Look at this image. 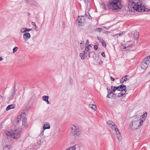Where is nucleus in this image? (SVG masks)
Returning a JSON list of instances; mask_svg holds the SVG:
<instances>
[{
	"instance_id": "obj_50",
	"label": "nucleus",
	"mask_w": 150,
	"mask_h": 150,
	"mask_svg": "<svg viewBox=\"0 0 150 150\" xmlns=\"http://www.w3.org/2000/svg\"><path fill=\"white\" fill-rule=\"evenodd\" d=\"M25 1L27 3L29 2V0H25Z\"/></svg>"
},
{
	"instance_id": "obj_36",
	"label": "nucleus",
	"mask_w": 150,
	"mask_h": 150,
	"mask_svg": "<svg viewBox=\"0 0 150 150\" xmlns=\"http://www.w3.org/2000/svg\"><path fill=\"white\" fill-rule=\"evenodd\" d=\"M124 95V94H123V93H118V97H122Z\"/></svg>"
},
{
	"instance_id": "obj_54",
	"label": "nucleus",
	"mask_w": 150,
	"mask_h": 150,
	"mask_svg": "<svg viewBox=\"0 0 150 150\" xmlns=\"http://www.w3.org/2000/svg\"><path fill=\"white\" fill-rule=\"evenodd\" d=\"M28 15H29L30 14V13H29V12H28Z\"/></svg>"
},
{
	"instance_id": "obj_37",
	"label": "nucleus",
	"mask_w": 150,
	"mask_h": 150,
	"mask_svg": "<svg viewBox=\"0 0 150 150\" xmlns=\"http://www.w3.org/2000/svg\"><path fill=\"white\" fill-rule=\"evenodd\" d=\"M93 48L95 50H96L98 49V46L97 45H95L94 46Z\"/></svg>"
},
{
	"instance_id": "obj_34",
	"label": "nucleus",
	"mask_w": 150,
	"mask_h": 150,
	"mask_svg": "<svg viewBox=\"0 0 150 150\" xmlns=\"http://www.w3.org/2000/svg\"><path fill=\"white\" fill-rule=\"evenodd\" d=\"M18 47H16L14 48L13 50V52L15 53L16 52V51L18 49Z\"/></svg>"
},
{
	"instance_id": "obj_20",
	"label": "nucleus",
	"mask_w": 150,
	"mask_h": 150,
	"mask_svg": "<svg viewBox=\"0 0 150 150\" xmlns=\"http://www.w3.org/2000/svg\"><path fill=\"white\" fill-rule=\"evenodd\" d=\"M85 51H83L82 53H80L79 54L80 56L81 57V59L82 60L86 58V56L85 55Z\"/></svg>"
},
{
	"instance_id": "obj_8",
	"label": "nucleus",
	"mask_w": 150,
	"mask_h": 150,
	"mask_svg": "<svg viewBox=\"0 0 150 150\" xmlns=\"http://www.w3.org/2000/svg\"><path fill=\"white\" fill-rule=\"evenodd\" d=\"M147 116V112H144L143 115L140 116V118L139 120L141 125H142L143 124V122L145 120Z\"/></svg>"
},
{
	"instance_id": "obj_33",
	"label": "nucleus",
	"mask_w": 150,
	"mask_h": 150,
	"mask_svg": "<svg viewBox=\"0 0 150 150\" xmlns=\"http://www.w3.org/2000/svg\"><path fill=\"white\" fill-rule=\"evenodd\" d=\"M97 39L99 40V41L101 42L103 41V39L101 38L99 36H98L97 37Z\"/></svg>"
},
{
	"instance_id": "obj_14",
	"label": "nucleus",
	"mask_w": 150,
	"mask_h": 150,
	"mask_svg": "<svg viewBox=\"0 0 150 150\" xmlns=\"http://www.w3.org/2000/svg\"><path fill=\"white\" fill-rule=\"evenodd\" d=\"M107 124L108 125L111 129H112L113 127H116V125L114 122L111 120H109L107 122Z\"/></svg>"
},
{
	"instance_id": "obj_51",
	"label": "nucleus",
	"mask_w": 150,
	"mask_h": 150,
	"mask_svg": "<svg viewBox=\"0 0 150 150\" xmlns=\"http://www.w3.org/2000/svg\"><path fill=\"white\" fill-rule=\"evenodd\" d=\"M64 24H65V23L64 22H63V27L64 28L65 27V26H64Z\"/></svg>"
},
{
	"instance_id": "obj_4",
	"label": "nucleus",
	"mask_w": 150,
	"mask_h": 150,
	"mask_svg": "<svg viewBox=\"0 0 150 150\" xmlns=\"http://www.w3.org/2000/svg\"><path fill=\"white\" fill-rule=\"evenodd\" d=\"M150 63V58L148 56L145 58L141 65V67L143 69H145L148 67Z\"/></svg>"
},
{
	"instance_id": "obj_44",
	"label": "nucleus",
	"mask_w": 150,
	"mask_h": 150,
	"mask_svg": "<svg viewBox=\"0 0 150 150\" xmlns=\"http://www.w3.org/2000/svg\"><path fill=\"white\" fill-rule=\"evenodd\" d=\"M35 30L36 31H38V27L37 26H35Z\"/></svg>"
},
{
	"instance_id": "obj_60",
	"label": "nucleus",
	"mask_w": 150,
	"mask_h": 150,
	"mask_svg": "<svg viewBox=\"0 0 150 150\" xmlns=\"http://www.w3.org/2000/svg\"><path fill=\"white\" fill-rule=\"evenodd\" d=\"M80 44H82V43H80Z\"/></svg>"
},
{
	"instance_id": "obj_18",
	"label": "nucleus",
	"mask_w": 150,
	"mask_h": 150,
	"mask_svg": "<svg viewBox=\"0 0 150 150\" xmlns=\"http://www.w3.org/2000/svg\"><path fill=\"white\" fill-rule=\"evenodd\" d=\"M50 128V123L48 122H45L44 123L43 129L45 130L47 129H49Z\"/></svg>"
},
{
	"instance_id": "obj_52",
	"label": "nucleus",
	"mask_w": 150,
	"mask_h": 150,
	"mask_svg": "<svg viewBox=\"0 0 150 150\" xmlns=\"http://www.w3.org/2000/svg\"><path fill=\"white\" fill-rule=\"evenodd\" d=\"M2 60V58L0 57V61H1Z\"/></svg>"
},
{
	"instance_id": "obj_23",
	"label": "nucleus",
	"mask_w": 150,
	"mask_h": 150,
	"mask_svg": "<svg viewBox=\"0 0 150 150\" xmlns=\"http://www.w3.org/2000/svg\"><path fill=\"white\" fill-rule=\"evenodd\" d=\"M89 107L93 110H95L96 108V105L94 104H90Z\"/></svg>"
},
{
	"instance_id": "obj_56",
	"label": "nucleus",
	"mask_w": 150,
	"mask_h": 150,
	"mask_svg": "<svg viewBox=\"0 0 150 150\" xmlns=\"http://www.w3.org/2000/svg\"><path fill=\"white\" fill-rule=\"evenodd\" d=\"M0 97L1 98L2 97V96L0 95Z\"/></svg>"
},
{
	"instance_id": "obj_28",
	"label": "nucleus",
	"mask_w": 150,
	"mask_h": 150,
	"mask_svg": "<svg viewBox=\"0 0 150 150\" xmlns=\"http://www.w3.org/2000/svg\"><path fill=\"white\" fill-rule=\"evenodd\" d=\"M132 47V46L131 45H129V46H127V47H124V48L125 49H126V50H128L129 49H130Z\"/></svg>"
},
{
	"instance_id": "obj_53",
	"label": "nucleus",
	"mask_w": 150,
	"mask_h": 150,
	"mask_svg": "<svg viewBox=\"0 0 150 150\" xmlns=\"http://www.w3.org/2000/svg\"><path fill=\"white\" fill-rule=\"evenodd\" d=\"M98 29L100 30L102 29L101 28H98Z\"/></svg>"
},
{
	"instance_id": "obj_1",
	"label": "nucleus",
	"mask_w": 150,
	"mask_h": 150,
	"mask_svg": "<svg viewBox=\"0 0 150 150\" xmlns=\"http://www.w3.org/2000/svg\"><path fill=\"white\" fill-rule=\"evenodd\" d=\"M128 6L129 8H133L137 11L143 12L150 11V9L145 8L142 5V2L139 0H129Z\"/></svg>"
},
{
	"instance_id": "obj_46",
	"label": "nucleus",
	"mask_w": 150,
	"mask_h": 150,
	"mask_svg": "<svg viewBox=\"0 0 150 150\" xmlns=\"http://www.w3.org/2000/svg\"><path fill=\"white\" fill-rule=\"evenodd\" d=\"M89 42V40H86V44L87 45V44H88Z\"/></svg>"
},
{
	"instance_id": "obj_39",
	"label": "nucleus",
	"mask_w": 150,
	"mask_h": 150,
	"mask_svg": "<svg viewBox=\"0 0 150 150\" xmlns=\"http://www.w3.org/2000/svg\"><path fill=\"white\" fill-rule=\"evenodd\" d=\"M101 55L102 56L104 57H105V55L104 52H103L101 53Z\"/></svg>"
},
{
	"instance_id": "obj_22",
	"label": "nucleus",
	"mask_w": 150,
	"mask_h": 150,
	"mask_svg": "<svg viewBox=\"0 0 150 150\" xmlns=\"http://www.w3.org/2000/svg\"><path fill=\"white\" fill-rule=\"evenodd\" d=\"M14 106L13 105L11 104L8 105L6 108V110L8 111L11 109L14 108Z\"/></svg>"
},
{
	"instance_id": "obj_3",
	"label": "nucleus",
	"mask_w": 150,
	"mask_h": 150,
	"mask_svg": "<svg viewBox=\"0 0 150 150\" xmlns=\"http://www.w3.org/2000/svg\"><path fill=\"white\" fill-rule=\"evenodd\" d=\"M21 132L22 129L21 128H18L13 131H7L6 132V134L8 136H10L11 137L17 139L20 137Z\"/></svg>"
},
{
	"instance_id": "obj_24",
	"label": "nucleus",
	"mask_w": 150,
	"mask_h": 150,
	"mask_svg": "<svg viewBox=\"0 0 150 150\" xmlns=\"http://www.w3.org/2000/svg\"><path fill=\"white\" fill-rule=\"evenodd\" d=\"M10 148V146L8 145H6L5 146L3 147V150H9Z\"/></svg>"
},
{
	"instance_id": "obj_12",
	"label": "nucleus",
	"mask_w": 150,
	"mask_h": 150,
	"mask_svg": "<svg viewBox=\"0 0 150 150\" xmlns=\"http://www.w3.org/2000/svg\"><path fill=\"white\" fill-rule=\"evenodd\" d=\"M73 135L75 137H77L79 136L81 134V132L79 131V129H74V131L71 132Z\"/></svg>"
},
{
	"instance_id": "obj_35",
	"label": "nucleus",
	"mask_w": 150,
	"mask_h": 150,
	"mask_svg": "<svg viewBox=\"0 0 150 150\" xmlns=\"http://www.w3.org/2000/svg\"><path fill=\"white\" fill-rule=\"evenodd\" d=\"M90 50V48H89V47L88 46H87L86 47L85 50L86 51V52L87 51H89Z\"/></svg>"
},
{
	"instance_id": "obj_6",
	"label": "nucleus",
	"mask_w": 150,
	"mask_h": 150,
	"mask_svg": "<svg viewBox=\"0 0 150 150\" xmlns=\"http://www.w3.org/2000/svg\"><path fill=\"white\" fill-rule=\"evenodd\" d=\"M85 22V18L83 16H79L77 18V22L79 26H83Z\"/></svg>"
},
{
	"instance_id": "obj_10",
	"label": "nucleus",
	"mask_w": 150,
	"mask_h": 150,
	"mask_svg": "<svg viewBox=\"0 0 150 150\" xmlns=\"http://www.w3.org/2000/svg\"><path fill=\"white\" fill-rule=\"evenodd\" d=\"M16 91L17 90L16 88V86H15L13 87V90L12 92L11 95L9 97V100H11L13 99L15 95Z\"/></svg>"
},
{
	"instance_id": "obj_55",
	"label": "nucleus",
	"mask_w": 150,
	"mask_h": 150,
	"mask_svg": "<svg viewBox=\"0 0 150 150\" xmlns=\"http://www.w3.org/2000/svg\"><path fill=\"white\" fill-rule=\"evenodd\" d=\"M88 46H89V47H91V45H88Z\"/></svg>"
},
{
	"instance_id": "obj_16",
	"label": "nucleus",
	"mask_w": 150,
	"mask_h": 150,
	"mask_svg": "<svg viewBox=\"0 0 150 150\" xmlns=\"http://www.w3.org/2000/svg\"><path fill=\"white\" fill-rule=\"evenodd\" d=\"M22 125L23 126L26 127L28 125L27 123V119L26 118L24 117L23 118L22 120Z\"/></svg>"
},
{
	"instance_id": "obj_21",
	"label": "nucleus",
	"mask_w": 150,
	"mask_h": 150,
	"mask_svg": "<svg viewBox=\"0 0 150 150\" xmlns=\"http://www.w3.org/2000/svg\"><path fill=\"white\" fill-rule=\"evenodd\" d=\"M139 33L138 32H135L134 33V37L136 40H137L139 38Z\"/></svg>"
},
{
	"instance_id": "obj_58",
	"label": "nucleus",
	"mask_w": 150,
	"mask_h": 150,
	"mask_svg": "<svg viewBox=\"0 0 150 150\" xmlns=\"http://www.w3.org/2000/svg\"><path fill=\"white\" fill-rule=\"evenodd\" d=\"M37 149V148H35V149L33 150H36Z\"/></svg>"
},
{
	"instance_id": "obj_45",
	"label": "nucleus",
	"mask_w": 150,
	"mask_h": 150,
	"mask_svg": "<svg viewBox=\"0 0 150 150\" xmlns=\"http://www.w3.org/2000/svg\"><path fill=\"white\" fill-rule=\"evenodd\" d=\"M19 122H20V120H18L16 122V125H18V123H19Z\"/></svg>"
},
{
	"instance_id": "obj_31",
	"label": "nucleus",
	"mask_w": 150,
	"mask_h": 150,
	"mask_svg": "<svg viewBox=\"0 0 150 150\" xmlns=\"http://www.w3.org/2000/svg\"><path fill=\"white\" fill-rule=\"evenodd\" d=\"M115 87H116V86H112L111 87V89L112 90V92H115L116 90H117L115 88Z\"/></svg>"
},
{
	"instance_id": "obj_57",
	"label": "nucleus",
	"mask_w": 150,
	"mask_h": 150,
	"mask_svg": "<svg viewBox=\"0 0 150 150\" xmlns=\"http://www.w3.org/2000/svg\"><path fill=\"white\" fill-rule=\"evenodd\" d=\"M148 57H149L150 58V55L149 56H148Z\"/></svg>"
},
{
	"instance_id": "obj_17",
	"label": "nucleus",
	"mask_w": 150,
	"mask_h": 150,
	"mask_svg": "<svg viewBox=\"0 0 150 150\" xmlns=\"http://www.w3.org/2000/svg\"><path fill=\"white\" fill-rule=\"evenodd\" d=\"M76 147H79V146L78 145L76 144L75 145L69 147L65 150H76Z\"/></svg>"
},
{
	"instance_id": "obj_32",
	"label": "nucleus",
	"mask_w": 150,
	"mask_h": 150,
	"mask_svg": "<svg viewBox=\"0 0 150 150\" xmlns=\"http://www.w3.org/2000/svg\"><path fill=\"white\" fill-rule=\"evenodd\" d=\"M21 32L22 33H23L25 32H26V28H21Z\"/></svg>"
},
{
	"instance_id": "obj_30",
	"label": "nucleus",
	"mask_w": 150,
	"mask_h": 150,
	"mask_svg": "<svg viewBox=\"0 0 150 150\" xmlns=\"http://www.w3.org/2000/svg\"><path fill=\"white\" fill-rule=\"evenodd\" d=\"M102 43L103 46L104 47H106V44L105 42L103 40L101 42Z\"/></svg>"
},
{
	"instance_id": "obj_5",
	"label": "nucleus",
	"mask_w": 150,
	"mask_h": 150,
	"mask_svg": "<svg viewBox=\"0 0 150 150\" xmlns=\"http://www.w3.org/2000/svg\"><path fill=\"white\" fill-rule=\"evenodd\" d=\"M139 122L131 121V123L130 124L129 126L132 130L137 129L141 126Z\"/></svg>"
},
{
	"instance_id": "obj_29",
	"label": "nucleus",
	"mask_w": 150,
	"mask_h": 150,
	"mask_svg": "<svg viewBox=\"0 0 150 150\" xmlns=\"http://www.w3.org/2000/svg\"><path fill=\"white\" fill-rule=\"evenodd\" d=\"M71 132H72L73 131H74V129H76L77 128L76 127L73 125H71Z\"/></svg>"
},
{
	"instance_id": "obj_7",
	"label": "nucleus",
	"mask_w": 150,
	"mask_h": 150,
	"mask_svg": "<svg viewBox=\"0 0 150 150\" xmlns=\"http://www.w3.org/2000/svg\"><path fill=\"white\" fill-rule=\"evenodd\" d=\"M126 88V86L124 84H122L117 87L116 86V87L115 88L118 91H122V92L123 91H127Z\"/></svg>"
},
{
	"instance_id": "obj_26",
	"label": "nucleus",
	"mask_w": 150,
	"mask_h": 150,
	"mask_svg": "<svg viewBox=\"0 0 150 150\" xmlns=\"http://www.w3.org/2000/svg\"><path fill=\"white\" fill-rule=\"evenodd\" d=\"M49 98V97L48 96H44L42 97V99L44 101L47 100Z\"/></svg>"
},
{
	"instance_id": "obj_48",
	"label": "nucleus",
	"mask_w": 150,
	"mask_h": 150,
	"mask_svg": "<svg viewBox=\"0 0 150 150\" xmlns=\"http://www.w3.org/2000/svg\"><path fill=\"white\" fill-rule=\"evenodd\" d=\"M47 103V104H49L50 103L49 102V101H48V100H46L45 101Z\"/></svg>"
},
{
	"instance_id": "obj_40",
	"label": "nucleus",
	"mask_w": 150,
	"mask_h": 150,
	"mask_svg": "<svg viewBox=\"0 0 150 150\" xmlns=\"http://www.w3.org/2000/svg\"><path fill=\"white\" fill-rule=\"evenodd\" d=\"M32 30V29L31 28L28 29L27 28H26V32H27V31L28 32V31L31 30Z\"/></svg>"
},
{
	"instance_id": "obj_9",
	"label": "nucleus",
	"mask_w": 150,
	"mask_h": 150,
	"mask_svg": "<svg viewBox=\"0 0 150 150\" xmlns=\"http://www.w3.org/2000/svg\"><path fill=\"white\" fill-rule=\"evenodd\" d=\"M108 90V95L107 97L109 98H112L113 97H115V94L112 92L110 89L107 88Z\"/></svg>"
},
{
	"instance_id": "obj_15",
	"label": "nucleus",
	"mask_w": 150,
	"mask_h": 150,
	"mask_svg": "<svg viewBox=\"0 0 150 150\" xmlns=\"http://www.w3.org/2000/svg\"><path fill=\"white\" fill-rule=\"evenodd\" d=\"M132 118V122H139V116L137 115H135L131 117Z\"/></svg>"
},
{
	"instance_id": "obj_13",
	"label": "nucleus",
	"mask_w": 150,
	"mask_h": 150,
	"mask_svg": "<svg viewBox=\"0 0 150 150\" xmlns=\"http://www.w3.org/2000/svg\"><path fill=\"white\" fill-rule=\"evenodd\" d=\"M111 129L112 130H115V131L116 132L117 134L118 135V136H117V139L118 140H119V137H120V134L119 129L118 128H117V126L116 125V127H114V126L113 127L112 129Z\"/></svg>"
},
{
	"instance_id": "obj_59",
	"label": "nucleus",
	"mask_w": 150,
	"mask_h": 150,
	"mask_svg": "<svg viewBox=\"0 0 150 150\" xmlns=\"http://www.w3.org/2000/svg\"><path fill=\"white\" fill-rule=\"evenodd\" d=\"M149 74H150V71L149 72Z\"/></svg>"
},
{
	"instance_id": "obj_2",
	"label": "nucleus",
	"mask_w": 150,
	"mask_h": 150,
	"mask_svg": "<svg viewBox=\"0 0 150 150\" xmlns=\"http://www.w3.org/2000/svg\"><path fill=\"white\" fill-rule=\"evenodd\" d=\"M121 1V0H110L108 4V8L115 11H119L122 8Z\"/></svg>"
},
{
	"instance_id": "obj_19",
	"label": "nucleus",
	"mask_w": 150,
	"mask_h": 150,
	"mask_svg": "<svg viewBox=\"0 0 150 150\" xmlns=\"http://www.w3.org/2000/svg\"><path fill=\"white\" fill-rule=\"evenodd\" d=\"M128 76L127 75H125L124 76H123L122 78H121L120 80V82L121 83H123V82L126 81L128 79L127 78V77H128Z\"/></svg>"
},
{
	"instance_id": "obj_47",
	"label": "nucleus",
	"mask_w": 150,
	"mask_h": 150,
	"mask_svg": "<svg viewBox=\"0 0 150 150\" xmlns=\"http://www.w3.org/2000/svg\"><path fill=\"white\" fill-rule=\"evenodd\" d=\"M41 142L40 141V140L39 141H38V142H37V143L38 144H41L40 143H41Z\"/></svg>"
},
{
	"instance_id": "obj_41",
	"label": "nucleus",
	"mask_w": 150,
	"mask_h": 150,
	"mask_svg": "<svg viewBox=\"0 0 150 150\" xmlns=\"http://www.w3.org/2000/svg\"><path fill=\"white\" fill-rule=\"evenodd\" d=\"M69 81H70V83L71 85H72V79H71V78H70V80H69Z\"/></svg>"
},
{
	"instance_id": "obj_38",
	"label": "nucleus",
	"mask_w": 150,
	"mask_h": 150,
	"mask_svg": "<svg viewBox=\"0 0 150 150\" xmlns=\"http://www.w3.org/2000/svg\"><path fill=\"white\" fill-rule=\"evenodd\" d=\"M44 130H44V129H43L42 131H41V133H40V136H43V134H44Z\"/></svg>"
},
{
	"instance_id": "obj_42",
	"label": "nucleus",
	"mask_w": 150,
	"mask_h": 150,
	"mask_svg": "<svg viewBox=\"0 0 150 150\" xmlns=\"http://www.w3.org/2000/svg\"><path fill=\"white\" fill-rule=\"evenodd\" d=\"M31 24L35 26H36V24L34 22H32L31 23Z\"/></svg>"
},
{
	"instance_id": "obj_27",
	"label": "nucleus",
	"mask_w": 150,
	"mask_h": 150,
	"mask_svg": "<svg viewBox=\"0 0 150 150\" xmlns=\"http://www.w3.org/2000/svg\"><path fill=\"white\" fill-rule=\"evenodd\" d=\"M85 16L87 18L89 19H91V17L90 16L89 14L88 13H86L85 14Z\"/></svg>"
},
{
	"instance_id": "obj_49",
	"label": "nucleus",
	"mask_w": 150,
	"mask_h": 150,
	"mask_svg": "<svg viewBox=\"0 0 150 150\" xmlns=\"http://www.w3.org/2000/svg\"><path fill=\"white\" fill-rule=\"evenodd\" d=\"M124 91H122H122H121V93H123V94H124V95L125 94L126 92V91H125V93H124Z\"/></svg>"
},
{
	"instance_id": "obj_11",
	"label": "nucleus",
	"mask_w": 150,
	"mask_h": 150,
	"mask_svg": "<svg viewBox=\"0 0 150 150\" xmlns=\"http://www.w3.org/2000/svg\"><path fill=\"white\" fill-rule=\"evenodd\" d=\"M30 37V35L29 33L25 32L23 35V38L25 41L28 40Z\"/></svg>"
},
{
	"instance_id": "obj_43",
	"label": "nucleus",
	"mask_w": 150,
	"mask_h": 150,
	"mask_svg": "<svg viewBox=\"0 0 150 150\" xmlns=\"http://www.w3.org/2000/svg\"><path fill=\"white\" fill-rule=\"evenodd\" d=\"M110 79L111 81H114L115 80V79L112 76L110 77Z\"/></svg>"
},
{
	"instance_id": "obj_25",
	"label": "nucleus",
	"mask_w": 150,
	"mask_h": 150,
	"mask_svg": "<svg viewBox=\"0 0 150 150\" xmlns=\"http://www.w3.org/2000/svg\"><path fill=\"white\" fill-rule=\"evenodd\" d=\"M95 54V52L93 51L90 52L89 53V57H93Z\"/></svg>"
}]
</instances>
